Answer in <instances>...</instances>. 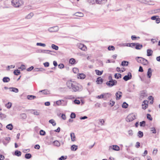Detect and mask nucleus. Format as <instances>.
Here are the masks:
<instances>
[{"label": "nucleus", "mask_w": 160, "mask_h": 160, "mask_svg": "<svg viewBox=\"0 0 160 160\" xmlns=\"http://www.w3.org/2000/svg\"><path fill=\"white\" fill-rule=\"evenodd\" d=\"M117 82L116 80L113 81H107L106 84L109 87H111L117 84Z\"/></svg>", "instance_id": "5"}, {"label": "nucleus", "mask_w": 160, "mask_h": 160, "mask_svg": "<svg viewBox=\"0 0 160 160\" xmlns=\"http://www.w3.org/2000/svg\"><path fill=\"white\" fill-rule=\"evenodd\" d=\"M15 66H13L12 65H11V66H8L7 67V70H9L10 68H14Z\"/></svg>", "instance_id": "58"}, {"label": "nucleus", "mask_w": 160, "mask_h": 160, "mask_svg": "<svg viewBox=\"0 0 160 160\" xmlns=\"http://www.w3.org/2000/svg\"><path fill=\"white\" fill-rule=\"evenodd\" d=\"M39 133L41 135L44 136L46 134V132L44 131L41 130L39 132Z\"/></svg>", "instance_id": "47"}, {"label": "nucleus", "mask_w": 160, "mask_h": 160, "mask_svg": "<svg viewBox=\"0 0 160 160\" xmlns=\"http://www.w3.org/2000/svg\"><path fill=\"white\" fill-rule=\"evenodd\" d=\"M21 118L23 119H25L27 117L26 114L25 113H22L21 115Z\"/></svg>", "instance_id": "55"}, {"label": "nucleus", "mask_w": 160, "mask_h": 160, "mask_svg": "<svg viewBox=\"0 0 160 160\" xmlns=\"http://www.w3.org/2000/svg\"><path fill=\"white\" fill-rule=\"evenodd\" d=\"M114 77L115 78L118 79L122 78V75L120 73H115L114 74Z\"/></svg>", "instance_id": "32"}, {"label": "nucleus", "mask_w": 160, "mask_h": 160, "mask_svg": "<svg viewBox=\"0 0 160 160\" xmlns=\"http://www.w3.org/2000/svg\"><path fill=\"white\" fill-rule=\"evenodd\" d=\"M70 137L71 138V141L72 142L75 141V134L74 133L72 132L70 133Z\"/></svg>", "instance_id": "26"}, {"label": "nucleus", "mask_w": 160, "mask_h": 160, "mask_svg": "<svg viewBox=\"0 0 160 160\" xmlns=\"http://www.w3.org/2000/svg\"><path fill=\"white\" fill-rule=\"evenodd\" d=\"M108 49L109 51H113L115 49V47L113 46H109L108 47Z\"/></svg>", "instance_id": "45"}, {"label": "nucleus", "mask_w": 160, "mask_h": 160, "mask_svg": "<svg viewBox=\"0 0 160 160\" xmlns=\"http://www.w3.org/2000/svg\"><path fill=\"white\" fill-rule=\"evenodd\" d=\"M36 97L32 95H28L27 96V99L28 100H32L35 99Z\"/></svg>", "instance_id": "24"}, {"label": "nucleus", "mask_w": 160, "mask_h": 160, "mask_svg": "<svg viewBox=\"0 0 160 160\" xmlns=\"http://www.w3.org/2000/svg\"><path fill=\"white\" fill-rule=\"evenodd\" d=\"M96 2L98 4H102L104 3L107 1V0H95Z\"/></svg>", "instance_id": "21"}, {"label": "nucleus", "mask_w": 160, "mask_h": 160, "mask_svg": "<svg viewBox=\"0 0 160 160\" xmlns=\"http://www.w3.org/2000/svg\"><path fill=\"white\" fill-rule=\"evenodd\" d=\"M73 102L75 104H79L80 103V101L77 99H75L73 101Z\"/></svg>", "instance_id": "56"}, {"label": "nucleus", "mask_w": 160, "mask_h": 160, "mask_svg": "<svg viewBox=\"0 0 160 160\" xmlns=\"http://www.w3.org/2000/svg\"><path fill=\"white\" fill-rule=\"evenodd\" d=\"M6 128L9 130H12L13 128V126L10 123L7 125L6 127Z\"/></svg>", "instance_id": "30"}, {"label": "nucleus", "mask_w": 160, "mask_h": 160, "mask_svg": "<svg viewBox=\"0 0 160 160\" xmlns=\"http://www.w3.org/2000/svg\"><path fill=\"white\" fill-rule=\"evenodd\" d=\"M54 144L56 146L58 147L60 146V143L57 141H56L54 142Z\"/></svg>", "instance_id": "61"}, {"label": "nucleus", "mask_w": 160, "mask_h": 160, "mask_svg": "<svg viewBox=\"0 0 160 160\" xmlns=\"http://www.w3.org/2000/svg\"><path fill=\"white\" fill-rule=\"evenodd\" d=\"M59 29V27L57 26H56L49 28L48 30L50 32H58Z\"/></svg>", "instance_id": "7"}, {"label": "nucleus", "mask_w": 160, "mask_h": 160, "mask_svg": "<svg viewBox=\"0 0 160 160\" xmlns=\"http://www.w3.org/2000/svg\"><path fill=\"white\" fill-rule=\"evenodd\" d=\"M51 47L52 48L56 50H58V47L55 45V44H52L51 45Z\"/></svg>", "instance_id": "41"}, {"label": "nucleus", "mask_w": 160, "mask_h": 160, "mask_svg": "<svg viewBox=\"0 0 160 160\" xmlns=\"http://www.w3.org/2000/svg\"><path fill=\"white\" fill-rule=\"evenodd\" d=\"M131 39L132 40H135L137 38H138L139 39L140 38L139 37H137L135 35H132L131 37Z\"/></svg>", "instance_id": "53"}, {"label": "nucleus", "mask_w": 160, "mask_h": 160, "mask_svg": "<svg viewBox=\"0 0 160 160\" xmlns=\"http://www.w3.org/2000/svg\"><path fill=\"white\" fill-rule=\"evenodd\" d=\"M58 67L60 69H62L64 68V65L63 64L60 63L58 65Z\"/></svg>", "instance_id": "59"}, {"label": "nucleus", "mask_w": 160, "mask_h": 160, "mask_svg": "<svg viewBox=\"0 0 160 160\" xmlns=\"http://www.w3.org/2000/svg\"><path fill=\"white\" fill-rule=\"evenodd\" d=\"M34 69V67L33 66H32L29 68H28L27 69V70L28 71H31L32 69Z\"/></svg>", "instance_id": "62"}, {"label": "nucleus", "mask_w": 160, "mask_h": 160, "mask_svg": "<svg viewBox=\"0 0 160 160\" xmlns=\"http://www.w3.org/2000/svg\"><path fill=\"white\" fill-rule=\"evenodd\" d=\"M12 4L15 8L19 7L23 4V2L22 0H12Z\"/></svg>", "instance_id": "2"}, {"label": "nucleus", "mask_w": 160, "mask_h": 160, "mask_svg": "<svg viewBox=\"0 0 160 160\" xmlns=\"http://www.w3.org/2000/svg\"><path fill=\"white\" fill-rule=\"evenodd\" d=\"M136 118L135 115L132 114H130L128 115L126 118V120L127 122H130L132 121Z\"/></svg>", "instance_id": "4"}, {"label": "nucleus", "mask_w": 160, "mask_h": 160, "mask_svg": "<svg viewBox=\"0 0 160 160\" xmlns=\"http://www.w3.org/2000/svg\"><path fill=\"white\" fill-rule=\"evenodd\" d=\"M128 103H127L126 102H124L122 105V107L123 108H126L128 107Z\"/></svg>", "instance_id": "40"}, {"label": "nucleus", "mask_w": 160, "mask_h": 160, "mask_svg": "<svg viewBox=\"0 0 160 160\" xmlns=\"http://www.w3.org/2000/svg\"><path fill=\"white\" fill-rule=\"evenodd\" d=\"M75 16L79 17H82L83 16V13L81 12H77L75 14Z\"/></svg>", "instance_id": "36"}, {"label": "nucleus", "mask_w": 160, "mask_h": 160, "mask_svg": "<svg viewBox=\"0 0 160 160\" xmlns=\"http://www.w3.org/2000/svg\"><path fill=\"white\" fill-rule=\"evenodd\" d=\"M153 53V51L151 49H148L147 50V56H151Z\"/></svg>", "instance_id": "27"}, {"label": "nucleus", "mask_w": 160, "mask_h": 160, "mask_svg": "<svg viewBox=\"0 0 160 160\" xmlns=\"http://www.w3.org/2000/svg\"><path fill=\"white\" fill-rule=\"evenodd\" d=\"M122 96V93L120 91H118L116 93V99L117 100H119L121 99Z\"/></svg>", "instance_id": "12"}, {"label": "nucleus", "mask_w": 160, "mask_h": 160, "mask_svg": "<svg viewBox=\"0 0 160 160\" xmlns=\"http://www.w3.org/2000/svg\"><path fill=\"white\" fill-rule=\"evenodd\" d=\"M132 78V74L130 72H128L127 75H125L123 77V79L125 81H127L129 80L130 79Z\"/></svg>", "instance_id": "8"}, {"label": "nucleus", "mask_w": 160, "mask_h": 160, "mask_svg": "<svg viewBox=\"0 0 160 160\" xmlns=\"http://www.w3.org/2000/svg\"><path fill=\"white\" fill-rule=\"evenodd\" d=\"M12 106V103L10 102H8L6 104L5 106L8 109H9L11 108Z\"/></svg>", "instance_id": "43"}, {"label": "nucleus", "mask_w": 160, "mask_h": 160, "mask_svg": "<svg viewBox=\"0 0 160 160\" xmlns=\"http://www.w3.org/2000/svg\"><path fill=\"white\" fill-rule=\"evenodd\" d=\"M33 15L32 13H31L29 14L26 17V18L29 19L31 18Z\"/></svg>", "instance_id": "44"}, {"label": "nucleus", "mask_w": 160, "mask_h": 160, "mask_svg": "<svg viewBox=\"0 0 160 160\" xmlns=\"http://www.w3.org/2000/svg\"><path fill=\"white\" fill-rule=\"evenodd\" d=\"M147 117L148 119L150 121H152V118L151 117V115L150 114H147Z\"/></svg>", "instance_id": "49"}, {"label": "nucleus", "mask_w": 160, "mask_h": 160, "mask_svg": "<svg viewBox=\"0 0 160 160\" xmlns=\"http://www.w3.org/2000/svg\"><path fill=\"white\" fill-rule=\"evenodd\" d=\"M52 52V51L49 50H45L39 49L37 51V52L38 53H44L50 54L51 55H52V53H50V52Z\"/></svg>", "instance_id": "9"}, {"label": "nucleus", "mask_w": 160, "mask_h": 160, "mask_svg": "<svg viewBox=\"0 0 160 160\" xmlns=\"http://www.w3.org/2000/svg\"><path fill=\"white\" fill-rule=\"evenodd\" d=\"M151 131L153 133L155 134L156 133V131L155 128H151Z\"/></svg>", "instance_id": "52"}, {"label": "nucleus", "mask_w": 160, "mask_h": 160, "mask_svg": "<svg viewBox=\"0 0 160 160\" xmlns=\"http://www.w3.org/2000/svg\"><path fill=\"white\" fill-rule=\"evenodd\" d=\"M45 69L43 68H35L34 69V72H39V71H45Z\"/></svg>", "instance_id": "34"}, {"label": "nucleus", "mask_w": 160, "mask_h": 160, "mask_svg": "<svg viewBox=\"0 0 160 160\" xmlns=\"http://www.w3.org/2000/svg\"><path fill=\"white\" fill-rule=\"evenodd\" d=\"M148 102H147V103H144V104H142V109L145 110L146 109L148 106Z\"/></svg>", "instance_id": "39"}, {"label": "nucleus", "mask_w": 160, "mask_h": 160, "mask_svg": "<svg viewBox=\"0 0 160 160\" xmlns=\"http://www.w3.org/2000/svg\"><path fill=\"white\" fill-rule=\"evenodd\" d=\"M95 72L96 74L98 76L101 75L103 72V71H100L98 70H95Z\"/></svg>", "instance_id": "28"}, {"label": "nucleus", "mask_w": 160, "mask_h": 160, "mask_svg": "<svg viewBox=\"0 0 160 160\" xmlns=\"http://www.w3.org/2000/svg\"><path fill=\"white\" fill-rule=\"evenodd\" d=\"M152 70L151 68H149L147 73V77L148 78H150L152 75Z\"/></svg>", "instance_id": "16"}, {"label": "nucleus", "mask_w": 160, "mask_h": 160, "mask_svg": "<svg viewBox=\"0 0 160 160\" xmlns=\"http://www.w3.org/2000/svg\"><path fill=\"white\" fill-rule=\"evenodd\" d=\"M43 65L45 67H47L49 66V63L48 62H46L43 63Z\"/></svg>", "instance_id": "64"}, {"label": "nucleus", "mask_w": 160, "mask_h": 160, "mask_svg": "<svg viewBox=\"0 0 160 160\" xmlns=\"http://www.w3.org/2000/svg\"><path fill=\"white\" fill-rule=\"evenodd\" d=\"M67 87L70 89H72V91L76 92L81 91L82 88L77 85L75 82L71 80L68 81L67 82Z\"/></svg>", "instance_id": "1"}, {"label": "nucleus", "mask_w": 160, "mask_h": 160, "mask_svg": "<svg viewBox=\"0 0 160 160\" xmlns=\"http://www.w3.org/2000/svg\"><path fill=\"white\" fill-rule=\"evenodd\" d=\"M49 122L52 124V126H56V123L55 120L53 119H51L49 121Z\"/></svg>", "instance_id": "33"}, {"label": "nucleus", "mask_w": 160, "mask_h": 160, "mask_svg": "<svg viewBox=\"0 0 160 160\" xmlns=\"http://www.w3.org/2000/svg\"><path fill=\"white\" fill-rule=\"evenodd\" d=\"M76 60L73 58H71L69 60V63L71 64H74L75 63Z\"/></svg>", "instance_id": "37"}, {"label": "nucleus", "mask_w": 160, "mask_h": 160, "mask_svg": "<svg viewBox=\"0 0 160 160\" xmlns=\"http://www.w3.org/2000/svg\"><path fill=\"white\" fill-rule=\"evenodd\" d=\"M71 148L72 151H75L78 149V146L75 145H73L71 146Z\"/></svg>", "instance_id": "31"}, {"label": "nucleus", "mask_w": 160, "mask_h": 160, "mask_svg": "<svg viewBox=\"0 0 160 160\" xmlns=\"http://www.w3.org/2000/svg\"><path fill=\"white\" fill-rule=\"evenodd\" d=\"M73 72L75 73H77L79 71L78 69L77 68H74L72 69Z\"/></svg>", "instance_id": "51"}, {"label": "nucleus", "mask_w": 160, "mask_h": 160, "mask_svg": "<svg viewBox=\"0 0 160 160\" xmlns=\"http://www.w3.org/2000/svg\"><path fill=\"white\" fill-rule=\"evenodd\" d=\"M42 93L43 94L47 95L50 93L49 91L47 89H44L40 91L39 92V93Z\"/></svg>", "instance_id": "17"}, {"label": "nucleus", "mask_w": 160, "mask_h": 160, "mask_svg": "<svg viewBox=\"0 0 160 160\" xmlns=\"http://www.w3.org/2000/svg\"><path fill=\"white\" fill-rule=\"evenodd\" d=\"M32 157V155L30 153H26L25 155V158L27 159H30Z\"/></svg>", "instance_id": "38"}, {"label": "nucleus", "mask_w": 160, "mask_h": 160, "mask_svg": "<svg viewBox=\"0 0 160 160\" xmlns=\"http://www.w3.org/2000/svg\"><path fill=\"white\" fill-rule=\"evenodd\" d=\"M110 102L109 103V105H110L111 107L113 106L115 104V102L113 101H110Z\"/></svg>", "instance_id": "63"}, {"label": "nucleus", "mask_w": 160, "mask_h": 160, "mask_svg": "<svg viewBox=\"0 0 160 160\" xmlns=\"http://www.w3.org/2000/svg\"><path fill=\"white\" fill-rule=\"evenodd\" d=\"M142 47L143 46L142 44H140L139 43H136L135 48L137 50H140Z\"/></svg>", "instance_id": "18"}, {"label": "nucleus", "mask_w": 160, "mask_h": 160, "mask_svg": "<svg viewBox=\"0 0 160 160\" xmlns=\"http://www.w3.org/2000/svg\"><path fill=\"white\" fill-rule=\"evenodd\" d=\"M14 154L17 156L19 157L21 155V152L19 151L16 150L15 151Z\"/></svg>", "instance_id": "29"}, {"label": "nucleus", "mask_w": 160, "mask_h": 160, "mask_svg": "<svg viewBox=\"0 0 160 160\" xmlns=\"http://www.w3.org/2000/svg\"><path fill=\"white\" fill-rule=\"evenodd\" d=\"M109 148V150L112 149L116 151H118L120 150L119 147L117 145H113L110 146Z\"/></svg>", "instance_id": "11"}, {"label": "nucleus", "mask_w": 160, "mask_h": 160, "mask_svg": "<svg viewBox=\"0 0 160 160\" xmlns=\"http://www.w3.org/2000/svg\"><path fill=\"white\" fill-rule=\"evenodd\" d=\"M148 96L147 92L145 91H142L140 94V98H144Z\"/></svg>", "instance_id": "13"}, {"label": "nucleus", "mask_w": 160, "mask_h": 160, "mask_svg": "<svg viewBox=\"0 0 160 160\" xmlns=\"http://www.w3.org/2000/svg\"><path fill=\"white\" fill-rule=\"evenodd\" d=\"M4 140L8 142H9L10 140V138L9 137H6Z\"/></svg>", "instance_id": "60"}, {"label": "nucleus", "mask_w": 160, "mask_h": 160, "mask_svg": "<svg viewBox=\"0 0 160 160\" xmlns=\"http://www.w3.org/2000/svg\"><path fill=\"white\" fill-rule=\"evenodd\" d=\"M56 103L58 106H65L67 105V101L63 100H60L57 101Z\"/></svg>", "instance_id": "6"}, {"label": "nucleus", "mask_w": 160, "mask_h": 160, "mask_svg": "<svg viewBox=\"0 0 160 160\" xmlns=\"http://www.w3.org/2000/svg\"><path fill=\"white\" fill-rule=\"evenodd\" d=\"M13 73L15 75L17 76L20 74V72L19 70L17 69L14 71Z\"/></svg>", "instance_id": "42"}, {"label": "nucleus", "mask_w": 160, "mask_h": 160, "mask_svg": "<svg viewBox=\"0 0 160 160\" xmlns=\"http://www.w3.org/2000/svg\"><path fill=\"white\" fill-rule=\"evenodd\" d=\"M34 111L33 112V113L36 115L38 116L39 115L40 113V112L38 111L37 110H34Z\"/></svg>", "instance_id": "57"}, {"label": "nucleus", "mask_w": 160, "mask_h": 160, "mask_svg": "<svg viewBox=\"0 0 160 160\" xmlns=\"http://www.w3.org/2000/svg\"><path fill=\"white\" fill-rule=\"evenodd\" d=\"M103 80V79L101 77H99L97 78L96 82L98 84H101L102 83Z\"/></svg>", "instance_id": "20"}, {"label": "nucleus", "mask_w": 160, "mask_h": 160, "mask_svg": "<svg viewBox=\"0 0 160 160\" xmlns=\"http://www.w3.org/2000/svg\"><path fill=\"white\" fill-rule=\"evenodd\" d=\"M67 156H62L58 159L59 160H65L67 159Z\"/></svg>", "instance_id": "50"}, {"label": "nucleus", "mask_w": 160, "mask_h": 160, "mask_svg": "<svg viewBox=\"0 0 160 160\" xmlns=\"http://www.w3.org/2000/svg\"><path fill=\"white\" fill-rule=\"evenodd\" d=\"M10 91L16 93H17L18 92V89L16 88L10 87L9 88Z\"/></svg>", "instance_id": "19"}, {"label": "nucleus", "mask_w": 160, "mask_h": 160, "mask_svg": "<svg viewBox=\"0 0 160 160\" xmlns=\"http://www.w3.org/2000/svg\"><path fill=\"white\" fill-rule=\"evenodd\" d=\"M135 59L138 62L141 63L145 65H147L148 63V61L147 59L141 57H137Z\"/></svg>", "instance_id": "3"}, {"label": "nucleus", "mask_w": 160, "mask_h": 160, "mask_svg": "<svg viewBox=\"0 0 160 160\" xmlns=\"http://www.w3.org/2000/svg\"><path fill=\"white\" fill-rule=\"evenodd\" d=\"M76 116L74 112H72L70 115V118H74Z\"/></svg>", "instance_id": "54"}, {"label": "nucleus", "mask_w": 160, "mask_h": 160, "mask_svg": "<svg viewBox=\"0 0 160 160\" xmlns=\"http://www.w3.org/2000/svg\"><path fill=\"white\" fill-rule=\"evenodd\" d=\"M151 19L152 20H155L157 23H159L160 22V18L158 16H153L151 17Z\"/></svg>", "instance_id": "10"}, {"label": "nucleus", "mask_w": 160, "mask_h": 160, "mask_svg": "<svg viewBox=\"0 0 160 160\" xmlns=\"http://www.w3.org/2000/svg\"><path fill=\"white\" fill-rule=\"evenodd\" d=\"M103 99L104 100H106L108 98H110L112 94L109 93H104L103 94Z\"/></svg>", "instance_id": "15"}, {"label": "nucleus", "mask_w": 160, "mask_h": 160, "mask_svg": "<svg viewBox=\"0 0 160 160\" xmlns=\"http://www.w3.org/2000/svg\"><path fill=\"white\" fill-rule=\"evenodd\" d=\"M36 45L38 46H41L43 47H44L46 46V44H45L41 42H37L36 43Z\"/></svg>", "instance_id": "48"}, {"label": "nucleus", "mask_w": 160, "mask_h": 160, "mask_svg": "<svg viewBox=\"0 0 160 160\" xmlns=\"http://www.w3.org/2000/svg\"><path fill=\"white\" fill-rule=\"evenodd\" d=\"M86 77V75L83 73H79L78 76V78L84 79Z\"/></svg>", "instance_id": "22"}, {"label": "nucleus", "mask_w": 160, "mask_h": 160, "mask_svg": "<svg viewBox=\"0 0 160 160\" xmlns=\"http://www.w3.org/2000/svg\"><path fill=\"white\" fill-rule=\"evenodd\" d=\"M146 122L145 121H143L140 122V127H144L145 126Z\"/></svg>", "instance_id": "46"}, {"label": "nucleus", "mask_w": 160, "mask_h": 160, "mask_svg": "<svg viewBox=\"0 0 160 160\" xmlns=\"http://www.w3.org/2000/svg\"><path fill=\"white\" fill-rule=\"evenodd\" d=\"M78 47L79 49L84 51H86L87 49L86 46L83 44L80 43L79 44Z\"/></svg>", "instance_id": "14"}, {"label": "nucleus", "mask_w": 160, "mask_h": 160, "mask_svg": "<svg viewBox=\"0 0 160 160\" xmlns=\"http://www.w3.org/2000/svg\"><path fill=\"white\" fill-rule=\"evenodd\" d=\"M138 136L139 138H142L143 136V132L140 131H139L138 133Z\"/></svg>", "instance_id": "35"}, {"label": "nucleus", "mask_w": 160, "mask_h": 160, "mask_svg": "<svg viewBox=\"0 0 160 160\" xmlns=\"http://www.w3.org/2000/svg\"><path fill=\"white\" fill-rule=\"evenodd\" d=\"M2 80L4 82L7 83L9 82L10 79L8 77H5L3 78Z\"/></svg>", "instance_id": "23"}, {"label": "nucleus", "mask_w": 160, "mask_h": 160, "mask_svg": "<svg viewBox=\"0 0 160 160\" xmlns=\"http://www.w3.org/2000/svg\"><path fill=\"white\" fill-rule=\"evenodd\" d=\"M129 62L126 61H123L121 63V65L123 67L127 66L128 65Z\"/></svg>", "instance_id": "25"}]
</instances>
